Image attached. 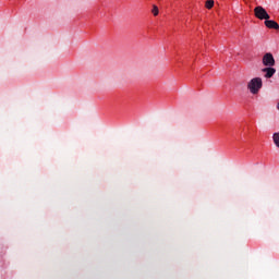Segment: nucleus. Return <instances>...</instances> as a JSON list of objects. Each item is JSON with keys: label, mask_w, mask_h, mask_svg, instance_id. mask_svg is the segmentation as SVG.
<instances>
[{"label": "nucleus", "mask_w": 279, "mask_h": 279, "mask_svg": "<svg viewBox=\"0 0 279 279\" xmlns=\"http://www.w3.org/2000/svg\"><path fill=\"white\" fill-rule=\"evenodd\" d=\"M247 88L251 95H258L260 88H263V78L254 77L247 83Z\"/></svg>", "instance_id": "obj_1"}, {"label": "nucleus", "mask_w": 279, "mask_h": 279, "mask_svg": "<svg viewBox=\"0 0 279 279\" xmlns=\"http://www.w3.org/2000/svg\"><path fill=\"white\" fill-rule=\"evenodd\" d=\"M254 14L256 19H259V21H269L270 19L269 13H267V10L263 7H256L254 9Z\"/></svg>", "instance_id": "obj_2"}, {"label": "nucleus", "mask_w": 279, "mask_h": 279, "mask_svg": "<svg viewBox=\"0 0 279 279\" xmlns=\"http://www.w3.org/2000/svg\"><path fill=\"white\" fill-rule=\"evenodd\" d=\"M262 62L264 66H276V59H274V54H271V52L265 53Z\"/></svg>", "instance_id": "obj_3"}, {"label": "nucleus", "mask_w": 279, "mask_h": 279, "mask_svg": "<svg viewBox=\"0 0 279 279\" xmlns=\"http://www.w3.org/2000/svg\"><path fill=\"white\" fill-rule=\"evenodd\" d=\"M263 73L265 74L266 80H270V77H274V75H276V69L268 66V68H264Z\"/></svg>", "instance_id": "obj_4"}, {"label": "nucleus", "mask_w": 279, "mask_h": 279, "mask_svg": "<svg viewBox=\"0 0 279 279\" xmlns=\"http://www.w3.org/2000/svg\"><path fill=\"white\" fill-rule=\"evenodd\" d=\"M264 23L268 29H279V25L274 20H265Z\"/></svg>", "instance_id": "obj_5"}, {"label": "nucleus", "mask_w": 279, "mask_h": 279, "mask_svg": "<svg viewBox=\"0 0 279 279\" xmlns=\"http://www.w3.org/2000/svg\"><path fill=\"white\" fill-rule=\"evenodd\" d=\"M214 5H215L214 0H207L205 3V8H207V10H211V8H214Z\"/></svg>", "instance_id": "obj_6"}, {"label": "nucleus", "mask_w": 279, "mask_h": 279, "mask_svg": "<svg viewBox=\"0 0 279 279\" xmlns=\"http://www.w3.org/2000/svg\"><path fill=\"white\" fill-rule=\"evenodd\" d=\"M151 13L154 14V16H158L159 10H158V7H157V5H153Z\"/></svg>", "instance_id": "obj_7"}, {"label": "nucleus", "mask_w": 279, "mask_h": 279, "mask_svg": "<svg viewBox=\"0 0 279 279\" xmlns=\"http://www.w3.org/2000/svg\"><path fill=\"white\" fill-rule=\"evenodd\" d=\"M277 109L279 110V104L277 105Z\"/></svg>", "instance_id": "obj_8"}]
</instances>
